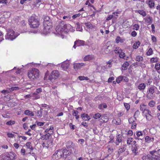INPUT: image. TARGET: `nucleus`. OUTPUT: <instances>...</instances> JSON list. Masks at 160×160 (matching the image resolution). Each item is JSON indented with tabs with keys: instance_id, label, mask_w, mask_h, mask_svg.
Segmentation results:
<instances>
[{
	"instance_id": "c85d7f7f",
	"label": "nucleus",
	"mask_w": 160,
	"mask_h": 160,
	"mask_svg": "<svg viewBox=\"0 0 160 160\" xmlns=\"http://www.w3.org/2000/svg\"><path fill=\"white\" fill-rule=\"evenodd\" d=\"M126 148L125 147H122L120 148L118 150V154L119 156L122 153L125 152L126 150Z\"/></svg>"
},
{
	"instance_id": "f257e3e1",
	"label": "nucleus",
	"mask_w": 160,
	"mask_h": 160,
	"mask_svg": "<svg viewBox=\"0 0 160 160\" xmlns=\"http://www.w3.org/2000/svg\"><path fill=\"white\" fill-rule=\"evenodd\" d=\"M72 26L70 24H67L62 21L59 23L56 28V30L58 32H67L69 31H72Z\"/></svg>"
},
{
	"instance_id": "3c124183",
	"label": "nucleus",
	"mask_w": 160,
	"mask_h": 160,
	"mask_svg": "<svg viewBox=\"0 0 160 160\" xmlns=\"http://www.w3.org/2000/svg\"><path fill=\"white\" fill-rule=\"evenodd\" d=\"M153 52V51L152 48H150L146 53L148 56H150L152 55Z\"/></svg>"
},
{
	"instance_id": "f3484780",
	"label": "nucleus",
	"mask_w": 160,
	"mask_h": 160,
	"mask_svg": "<svg viewBox=\"0 0 160 160\" xmlns=\"http://www.w3.org/2000/svg\"><path fill=\"white\" fill-rule=\"evenodd\" d=\"M146 87V84L143 83L139 84L137 87L138 89L141 91H143L145 89Z\"/></svg>"
},
{
	"instance_id": "5fc2aeb1",
	"label": "nucleus",
	"mask_w": 160,
	"mask_h": 160,
	"mask_svg": "<svg viewBox=\"0 0 160 160\" xmlns=\"http://www.w3.org/2000/svg\"><path fill=\"white\" fill-rule=\"evenodd\" d=\"M146 118L148 121H150L152 118V116L151 115V114L149 115H145Z\"/></svg>"
},
{
	"instance_id": "58836bf2",
	"label": "nucleus",
	"mask_w": 160,
	"mask_h": 160,
	"mask_svg": "<svg viewBox=\"0 0 160 160\" xmlns=\"http://www.w3.org/2000/svg\"><path fill=\"white\" fill-rule=\"evenodd\" d=\"M116 42L117 43L119 42H123V40L122 39H121L120 37L119 36L117 37L116 38Z\"/></svg>"
},
{
	"instance_id": "a19ab883",
	"label": "nucleus",
	"mask_w": 160,
	"mask_h": 160,
	"mask_svg": "<svg viewBox=\"0 0 160 160\" xmlns=\"http://www.w3.org/2000/svg\"><path fill=\"white\" fill-rule=\"evenodd\" d=\"M143 60V57L142 56L139 55L137 56L136 58V61L138 62L142 61Z\"/></svg>"
},
{
	"instance_id": "09e8293b",
	"label": "nucleus",
	"mask_w": 160,
	"mask_h": 160,
	"mask_svg": "<svg viewBox=\"0 0 160 160\" xmlns=\"http://www.w3.org/2000/svg\"><path fill=\"white\" fill-rule=\"evenodd\" d=\"M15 123V122L14 121L10 120L8 122H7L6 124L8 125H12L14 124Z\"/></svg>"
},
{
	"instance_id": "338daca9",
	"label": "nucleus",
	"mask_w": 160,
	"mask_h": 160,
	"mask_svg": "<svg viewBox=\"0 0 160 160\" xmlns=\"http://www.w3.org/2000/svg\"><path fill=\"white\" fill-rule=\"evenodd\" d=\"M81 14L80 13H78L77 14H76L75 15H74L72 16V18L73 19H75V18H76L77 17H79L81 15Z\"/></svg>"
},
{
	"instance_id": "49530a36",
	"label": "nucleus",
	"mask_w": 160,
	"mask_h": 160,
	"mask_svg": "<svg viewBox=\"0 0 160 160\" xmlns=\"http://www.w3.org/2000/svg\"><path fill=\"white\" fill-rule=\"evenodd\" d=\"M2 160H10L6 153L2 157Z\"/></svg>"
},
{
	"instance_id": "c756f323",
	"label": "nucleus",
	"mask_w": 160,
	"mask_h": 160,
	"mask_svg": "<svg viewBox=\"0 0 160 160\" xmlns=\"http://www.w3.org/2000/svg\"><path fill=\"white\" fill-rule=\"evenodd\" d=\"M107 106L105 103L101 104L98 106V108L100 110H103V108H107Z\"/></svg>"
},
{
	"instance_id": "680f3d73",
	"label": "nucleus",
	"mask_w": 160,
	"mask_h": 160,
	"mask_svg": "<svg viewBox=\"0 0 160 160\" xmlns=\"http://www.w3.org/2000/svg\"><path fill=\"white\" fill-rule=\"evenodd\" d=\"M7 136L9 138H12L15 137V135L12 133L8 132L7 133Z\"/></svg>"
},
{
	"instance_id": "72a5a7b5",
	"label": "nucleus",
	"mask_w": 160,
	"mask_h": 160,
	"mask_svg": "<svg viewBox=\"0 0 160 160\" xmlns=\"http://www.w3.org/2000/svg\"><path fill=\"white\" fill-rule=\"evenodd\" d=\"M122 50L119 47H116L115 48L114 50V51L115 53L118 54L119 53H120Z\"/></svg>"
},
{
	"instance_id": "412c9836",
	"label": "nucleus",
	"mask_w": 160,
	"mask_h": 160,
	"mask_svg": "<svg viewBox=\"0 0 160 160\" xmlns=\"http://www.w3.org/2000/svg\"><path fill=\"white\" fill-rule=\"evenodd\" d=\"M43 20V24H45L47 25L49 23H52L51 22V20L48 16L45 17L44 18Z\"/></svg>"
},
{
	"instance_id": "a18cd8bd",
	"label": "nucleus",
	"mask_w": 160,
	"mask_h": 160,
	"mask_svg": "<svg viewBox=\"0 0 160 160\" xmlns=\"http://www.w3.org/2000/svg\"><path fill=\"white\" fill-rule=\"evenodd\" d=\"M101 116V114L99 113H97L93 116V118L95 119H98L100 118Z\"/></svg>"
},
{
	"instance_id": "c03bdc74",
	"label": "nucleus",
	"mask_w": 160,
	"mask_h": 160,
	"mask_svg": "<svg viewBox=\"0 0 160 160\" xmlns=\"http://www.w3.org/2000/svg\"><path fill=\"white\" fill-rule=\"evenodd\" d=\"M155 101L153 100H152L149 102L148 105L149 106L152 107H154L155 106Z\"/></svg>"
},
{
	"instance_id": "7ed1b4c3",
	"label": "nucleus",
	"mask_w": 160,
	"mask_h": 160,
	"mask_svg": "<svg viewBox=\"0 0 160 160\" xmlns=\"http://www.w3.org/2000/svg\"><path fill=\"white\" fill-rule=\"evenodd\" d=\"M39 75V70L35 68H32V70H29L28 73V77L31 80L38 78Z\"/></svg>"
},
{
	"instance_id": "6e6d98bb",
	"label": "nucleus",
	"mask_w": 160,
	"mask_h": 160,
	"mask_svg": "<svg viewBox=\"0 0 160 160\" xmlns=\"http://www.w3.org/2000/svg\"><path fill=\"white\" fill-rule=\"evenodd\" d=\"M133 139L132 138H128L127 140V144L130 145L131 144V142L133 141Z\"/></svg>"
},
{
	"instance_id": "ddd939ff",
	"label": "nucleus",
	"mask_w": 160,
	"mask_h": 160,
	"mask_svg": "<svg viewBox=\"0 0 160 160\" xmlns=\"http://www.w3.org/2000/svg\"><path fill=\"white\" fill-rule=\"evenodd\" d=\"M70 65V62L69 61L66 60L63 62L61 64V67L63 70H65L67 69Z\"/></svg>"
},
{
	"instance_id": "f03ea898",
	"label": "nucleus",
	"mask_w": 160,
	"mask_h": 160,
	"mask_svg": "<svg viewBox=\"0 0 160 160\" xmlns=\"http://www.w3.org/2000/svg\"><path fill=\"white\" fill-rule=\"evenodd\" d=\"M53 133V127L51 126L49 129L47 128L44 130V133H41V139L43 140L47 139Z\"/></svg>"
},
{
	"instance_id": "1a4fd4ad",
	"label": "nucleus",
	"mask_w": 160,
	"mask_h": 160,
	"mask_svg": "<svg viewBox=\"0 0 160 160\" xmlns=\"http://www.w3.org/2000/svg\"><path fill=\"white\" fill-rule=\"evenodd\" d=\"M62 149L57 150L54 153L52 156V157H54L55 156V158L56 159L62 158Z\"/></svg>"
},
{
	"instance_id": "39448f33",
	"label": "nucleus",
	"mask_w": 160,
	"mask_h": 160,
	"mask_svg": "<svg viewBox=\"0 0 160 160\" xmlns=\"http://www.w3.org/2000/svg\"><path fill=\"white\" fill-rule=\"evenodd\" d=\"M14 33V31L12 29H8L7 35L5 36V39L11 40H13L15 39L17 36L15 35Z\"/></svg>"
},
{
	"instance_id": "0e129e2a",
	"label": "nucleus",
	"mask_w": 160,
	"mask_h": 160,
	"mask_svg": "<svg viewBox=\"0 0 160 160\" xmlns=\"http://www.w3.org/2000/svg\"><path fill=\"white\" fill-rule=\"evenodd\" d=\"M71 18V17L69 15L68 16H64L63 17V19H66L67 21H68Z\"/></svg>"
},
{
	"instance_id": "4468645a",
	"label": "nucleus",
	"mask_w": 160,
	"mask_h": 160,
	"mask_svg": "<svg viewBox=\"0 0 160 160\" xmlns=\"http://www.w3.org/2000/svg\"><path fill=\"white\" fill-rule=\"evenodd\" d=\"M157 157L156 158H151V156L149 155L145 154L143 155L142 157V160H160V158H158Z\"/></svg>"
},
{
	"instance_id": "7c9ffc66",
	"label": "nucleus",
	"mask_w": 160,
	"mask_h": 160,
	"mask_svg": "<svg viewBox=\"0 0 160 160\" xmlns=\"http://www.w3.org/2000/svg\"><path fill=\"white\" fill-rule=\"evenodd\" d=\"M85 25L87 28H88L92 29V28H94L91 22H88L85 23Z\"/></svg>"
},
{
	"instance_id": "bf43d9fd",
	"label": "nucleus",
	"mask_w": 160,
	"mask_h": 160,
	"mask_svg": "<svg viewBox=\"0 0 160 160\" xmlns=\"http://www.w3.org/2000/svg\"><path fill=\"white\" fill-rule=\"evenodd\" d=\"M140 113L139 111L138 110L136 111L134 113V118H135V119H136V117H138Z\"/></svg>"
},
{
	"instance_id": "f8f14e48",
	"label": "nucleus",
	"mask_w": 160,
	"mask_h": 160,
	"mask_svg": "<svg viewBox=\"0 0 160 160\" xmlns=\"http://www.w3.org/2000/svg\"><path fill=\"white\" fill-rule=\"evenodd\" d=\"M31 28H37L38 27L39 25V19H37L34 22H32V23L29 24Z\"/></svg>"
},
{
	"instance_id": "4be33fe9",
	"label": "nucleus",
	"mask_w": 160,
	"mask_h": 160,
	"mask_svg": "<svg viewBox=\"0 0 160 160\" xmlns=\"http://www.w3.org/2000/svg\"><path fill=\"white\" fill-rule=\"evenodd\" d=\"M85 65L84 63H75L73 65V68L74 69H79L82 66Z\"/></svg>"
},
{
	"instance_id": "2f4dec72",
	"label": "nucleus",
	"mask_w": 160,
	"mask_h": 160,
	"mask_svg": "<svg viewBox=\"0 0 160 160\" xmlns=\"http://www.w3.org/2000/svg\"><path fill=\"white\" fill-rule=\"evenodd\" d=\"M24 113L27 115L30 116H33L34 113L31 111L28 110H26L24 111Z\"/></svg>"
},
{
	"instance_id": "4d7b16f0",
	"label": "nucleus",
	"mask_w": 160,
	"mask_h": 160,
	"mask_svg": "<svg viewBox=\"0 0 160 160\" xmlns=\"http://www.w3.org/2000/svg\"><path fill=\"white\" fill-rule=\"evenodd\" d=\"M155 68L156 70L158 71L160 69V64L157 63L155 64Z\"/></svg>"
},
{
	"instance_id": "79ce46f5",
	"label": "nucleus",
	"mask_w": 160,
	"mask_h": 160,
	"mask_svg": "<svg viewBox=\"0 0 160 160\" xmlns=\"http://www.w3.org/2000/svg\"><path fill=\"white\" fill-rule=\"evenodd\" d=\"M138 12L140 14L142 15L143 17H145L146 15V13L145 11L142 10H138Z\"/></svg>"
},
{
	"instance_id": "9d476101",
	"label": "nucleus",
	"mask_w": 160,
	"mask_h": 160,
	"mask_svg": "<svg viewBox=\"0 0 160 160\" xmlns=\"http://www.w3.org/2000/svg\"><path fill=\"white\" fill-rule=\"evenodd\" d=\"M85 42L83 41L78 40L74 42V44L73 46V48H76V46H84V45Z\"/></svg>"
},
{
	"instance_id": "5701e85b",
	"label": "nucleus",
	"mask_w": 160,
	"mask_h": 160,
	"mask_svg": "<svg viewBox=\"0 0 160 160\" xmlns=\"http://www.w3.org/2000/svg\"><path fill=\"white\" fill-rule=\"evenodd\" d=\"M122 138L120 136L119 134L117 136V138L116 140V144L117 146L119 145V143H121L122 142Z\"/></svg>"
},
{
	"instance_id": "423d86ee",
	"label": "nucleus",
	"mask_w": 160,
	"mask_h": 160,
	"mask_svg": "<svg viewBox=\"0 0 160 160\" xmlns=\"http://www.w3.org/2000/svg\"><path fill=\"white\" fill-rule=\"evenodd\" d=\"M59 76V72L57 70L53 71L52 72L51 75L49 76L48 79L52 82L56 79Z\"/></svg>"
},
{
	"instance_id": "8fccbe9b",
	"label": "nucleus",
	"mask_w": 160,
	"mask_h": 160,
	"mask_svg": "<svg viewBox=\"0 0 160 160\" xmlns=\"http://www.w3.org/2000/svg\"><path fill=\"white\" fill-rule=\"evenodd\" d=\"M140 26L138 24H135L133 26V29L136 30H138L139 29Z\"/></svg>"
},
{
	"instance_id": "a878e982",
	"label": "nucleus",
	"mask_w": 160,
	"mask_h": 160,
	"mask_svg": "<svg viewBox=\"0 0 160 160\" xmlns=\"http://www.w3.org/2000/svg\"><path fill=\"white\" fill-rule=\"evenodd\" d=\"M129 65V63L128 62H125L122 65V69L123 70H125L128 68V67Z\"/></svg>"
},
{
	"instance_id": "2eb2a0df",
	"label": "nucleus",
	"mask_w": 160,
	"mask_h": 160,
	"mask_svg": "<svg viewBox=\"0 0 160 160\" xmlns=\"http://www.w3.org/2000/svg\"><path fill=\"white\" fill-rule=\"evenodd\" d=\"M110 47L107 45L104 46L103 49H102V53L103 54H107L110 53L111 51L109 49Z\"/></svg>"
},
{
	"instance_id": "393cba45",
	"label": "nucleus",
	"mask_w": 160,
	"mask_h": 160,
	"mask_svg": "<svg viewBox=\"0 0 160 160\" xmlns=\"http://www.w3.org/2000/svg\"><path fill=\"white\" fill-rule=\"evenodd\" d=\"M44 122H41V133H44V132H42L43 130L46 129L48 125L47 124H45V125H44Z\"/></svg>"
},
{
	"instance_id": "774afa93",
	"label": "nucleus",
	"mask_w": 160,
	"mask_h": 160,
	"mask_svg": "<svg viewBox=\"0 0 160 160\" xmlns=\"http://www.w3.org/2000/svg\"><path fill=\"white\" fill-rule=\"evenodd\" d=\"M152 40L153 42H156L157 41L156 38L154 36H152Z\"/></svg>"
},
{
	"instance_id": "bb28decb",
	"label": "nucleus",
	"mask_w": 160,
	"mask_h": 160,
	"mask_svg": "<svg viewBox=\"0 0 160 160\" xmlns=\"http://www.w3.org/2000/svg\"><path fill=\"white\" fill-rule=\"evenodd\" d=\"M119 57L120 58H122L124 60H127L128 58V57H126L125 53L122 52V50L121 51L120 53H119Z\"/></svg>"
},
{
	"instance_id": "b1692460",
	"label": "nucleus",
	"mask_w": 160,
	"mask_h": 160,
	"mask_svg": "<svg viewBox=\"0 0 160 160\" xmlns=\"http://www.w3.org/2000/svg\"><path fill=\"white\" fill-rule=\"evenodd\" d=\"M38 19V17L35 15H33L28 20L29 23L30 24L32 22H34Z\"/></svg>"
},
{
	"instance_id": "473e14b6",
	"label": "nucleus",
	"mask_w": 160,
	"mask_h": 160,
	"mask_svg": "<svg viewBox=\"0 0 160 160\" xmlns=\"http://www.w3.org/2000/svg\"><path fill=\"white\" fill-rule=\"evenodd\" d=\"M140 44V42L139 41L136 42L133 44V48L134 49H136L138 48Z\"/></svg>"
},
{
	"instance_id": "9b49d317",
	"label": "nucleus",
	"mask_w": 160,
	"mask_h": 160,
	"mask_svg": "<svg viewBox=\"0 0 160 160\" xmlns=\"http://www.w3.org/2000/svg\"><path fill=\"white\" fill-rule=\"evenodd\" d=\"M160 152V149L158 150V151H156V150H153L151 151L150 152V153L152 155V157H151V158H156L157 157H158V158H160L159 157L157 156L158 154H159L158 153L159 152Z\"/></svg>"
},
{
	"instance_id": "a211bd4d",
	"label": "nucleus",
	"mask_w": 160,
	"mask_h": 160,
	"mask_svg": "<svg viewBox=\"0 0 160 160\" xmlns=\"http://www.w3.org/2000/svg\"><path fill=\"white\" fill-rule=\"evenodd\" d=\"M10 160H12L15 159L16 156V154L13 152H10L9 153H6Z\"/></svg>"
},
{
	"instance_id": "13d9d810",
	"label": "nucleus",
	"mask_w": 160,
	"mask_h": 160,
	"mask_svg": "<svg viewBox=\"0 0 160 160\" xmlns=\"http://www.w3.org/2000/svg\"><path fill=\"white\" fill-rule=\"evenodd\" d=\"M148 4L150 8H152L154 6L155 3L154 2H152V1H149L148 2Z\"/></svg>"
},
{
	"instance_id": "e433bc0d",
	"label": "nucleus",
	"mask_w": 160,
	"mask_h": 160,
	"mask_svg": "<svg viewBox=\"0 0 160 160\" xmlns=\"http://www.w3.org/2000/svg\"><path fill=\"white\" fill-rule=\"evenodd\" d=\"M81 117L82 118H83V119H85V120H86L88 119V118L89 117L88 114L85 113H83L81 115Z\"/></svg>"
},
{
	"instance_id": "864d4df0",
	"label": "nucleus",
	"mask_w": 160,
	"mask_h": 160,
	"mask_svg": "<svg viewBox=\"0 0 160 160\" xmlns=\"http://www.w3.org/2000/svg\"><path fill=\"white\" fill-rule=\"evenodd\" d=\"M146 21L148 23H152V18L151 17H147L146 18Z\"/></svg>"
},
{
	"instance_id": "dca6fc26",
	"label": "nucleus",
	"mask_w": 160,
	"mask_h": 160,
	"mask_svg": "<svg viewBox=\"0 0 160 160\" xmlns=\"http://www.w3.org/2000/svg\"><path fill=\"white\" fill-rule=\"evenodd\" d=\"M154 140V138H151L149 136H147L145 138V142L147 143H149L151 142H153Z\"/></svg>"
},
{
	"instance_id": "4c0bfd02",
	"label": "nucleus",
	"mask_w": 160,
	"mask_h": 160,
	"mask_svg": "<svg viewBox=\"0 0 160 160\" xmlns=\"http://www.w3.org/2000/svg\"><path fill=\"white\" fill-rule=\"evenodd\" d=\"M143 115L145 116L147 115L151 114H152V113L151 111L149 110L147 108L143 113Z\"/></svg>"
},
{
	"instance_id": "e2e57ef3",
	"label": "nucleus",
	"mask_w": 160,
	"mask_h": 160,
	"mask_svg": "<svg viewBox=\"0 0 160 160\" xmlns=\"http://www.w3.org/2000/svg\"><path fill=\"white\" fill-rule=\"evenodd\" d=\"M1 92L2 93H3L5 95H6V94L9 93L10 92V90H2Z\"/></svg>"
},
{
	"instance_id": "cd10ccee",
	"label": "nucleus",
	"mask_w": 160,
	"mask_h": 160,
	"mask_svg": "<svg viewBox=\"0 0 160 160\" xmlns=\"http://www.w3.org/2000/svg\"><path fill=\"white\" fill-rule=\"evenodd\" d=\"M112 123L117 125H119L121 123V119L119 118H118L116 119H113L112 120Z\"/></svg>"
},
{
	"instance_id": "6ab92c4d",
	"label": "nucleus",
	"mask_w": 160,
	"mask_h": 160,
	"mask_svg": "<svg viewBox=\"0 0 160 160\" xmlns=\"http://www.w3.org/2000/svg\"><path fill=\"white\" fill-rule=\"evenodd\" d=\"M138 144H135L134 146H132V152L135 154V155H137L138 153Z\"/></svg>"
},
{
	"instance_id": "0eeeda50",
	"label": "nucleus",
	"mask_w": 160,
	"mask_h": 160,
	"mask_svg": "<svg viewBox=\"0 0 160 160\" xmlns=\"http://www.w3.org/2000/svg\"><path fill=\"white\" fill-rule=\"evenodd\" d=\"M62 158H64L66 160H70L72 159L70 155L71 152L66 149H62Z\"/></svg>"
},
{
	"instance_id": "6e6552de",
	"label": "nucleus",
	"mask_w": 160,
	"mask_h": 160,
	"mask_svg": "<svg viewBox=\"0 0 160 160\" xmlns=\"http://www.w3.org/2000/svg\"><path fill=\"white\" fill-rule=\"evenodd\" d=\"M52 23H49L48 25H46L44 24L43 25L44 29L43 32H42V34L46 35L48 33H49L51 31V28H52Z\"/></svg>"
},
{
	"instance_id": "de8ad7c7",
	"label": "nucleus",
	"mask_w": 160,
	"mask_h": 160,
	"mask_svg": "<svg viewBox=\"0 0 160 160\" xmlns=\"http://www.w3.org/2000/svg\"><path fill=\"white\" fill-rule=\"evenodd\" d=\"M26 145L28 148L32 150L33 149V148L31 145V143L30 142H27L26 144Z\"/></svg>"
},
{
	"instance_id": "37998d69",
	"label": "nucleus",
	"mask_w": 160,
	"mask_h": 160,
	"mask_svg": "<svg viewBox=\"0 0 160 160\" xmlns=\"http://www.w3.org/2000/svg\"><path fill=\"white\" fill-rule=\"evenodd\" d=\"M103 122H107L108 121V118L107 116L102 117L100 119Z\"/></svg>"
},
{
	"instance_id": "69168bd1",
	"label": "nucleus",
	"mask_w": 160,
	"mask_h": 160,
	"mask_svg": "<svg viewBox=\"0 0 160 160\" xmlns=\"http://www.w3.org/2000/svg\"><path fill=\"white\" fill-rule=\"evenodd\" d=\"M124 105L127 111H128L130 109V105L127 103H124Z\"/></svg>"
},
{
	"instance_id": "f704fd0d",
	"label": "nucleus",
	"mask_w": 160,
	"mask_h": 160,
	"mask_svg": "<svg viewBox=\"0 0 160 160\" xmlns=\"http://www.w3.org/2000/svg\"><path fill=\"white\" fill-rule=\"evenodd\" d=\"M72 142L71 141H69L66 144V146L67 148H70L72 147Z\"/></svg>"
},
{
	"instance_id": "20e7f679",
	"label": "nucleus",
	"mask_w": 160,
	"mask_h": 160,
	"mask_svg": "<svg viewBox=\"0 0 160 160\" xmlns=\"http://www.w3.org/2000/svg\"><path fill=\"white\" fill-rule=\"evenodd\" d=\"M157 88L154 85H151L148 88L147 90L148 94L147 95V98L149 99L153 98V94L155 93V91Z\"/></svg>"
},
{
	"instance_id": "603ef678",
	"label": "nucleus",
	"mask_w": 160,
	"mask_h": 160,
	"mask_svg": "<svg viewBox=\"0 0 160 160\" xmlns=\"http://www.w3.org/2000/svg\"><path fill=\"white\" fill-rule=\"evenodd\" d=\"M158 61V59L157 58H152L150 59V62L152 63L157 62Z\"/></svg>"
},
{
	"instance_id": "ea45409f",
	"label": "nucleus",
	"mask_w": 160,
	"mask_h": 160,
	"mask_svg": "<svg viewBox=\"0 0 160 160\" xmlns=\"http://www.w3.org/2000/svg\"><path fill=\"white\" fill-rule=\"evenodd\" d=\"M140 110L142 111V113L145 111V110L147 108L146 107V106L144 104L140 105Z\"/></svg>"
},
{
	"instance_id": "052dcab7",
	"label": "nucleus",
	"mask_w": 160,
	"mask_h": 160,
	"mask_svg": "<svg viewBox=\"0 0 160 160\" xmlns=\"http://www.w3.org/2000/svg\"><path fill=\"white\" fill-rule=\"evenodd\" d=\"M19 88L18 87H12L9 89L10 92L18 90Z\"/></svg>"
},
{
	"instance_id": "aec40b11",
	"label": "nucleus",
	"mask_w": 160,
	"mask_h": 160,
	"mask_svg": "<svg viewBox=\"0 0 160 160\" xmlns=\"http://www.w3.org/2000/svg\"><path fill=\"white\" fill-rule=\"evenodd\" d=\"M124 78H125L126 79V80H125V79H124V81L126 82H128V78H126V77L121 76L118 77L116 79V82L118 83H120L121 81L123 80V79Z\"/></svg>"
},
{
	"instance_id": "c9c22d12",
	"label": "nucleus",
	"mask_w": 160,
	"mask_h": 160,
	"mask_svg": "<svg viewBox=\"0 0 160 160\" xmlns=\"http://www.w3.org/2000/svg\"><path fill=\"white\" fill-rule=\"evenodd\" d=\"M78 112L77 111L74 110L72 113V115L75 117L76 119H77L79 118V116L78 115Z\"/></svg>"
}]
</instances>
